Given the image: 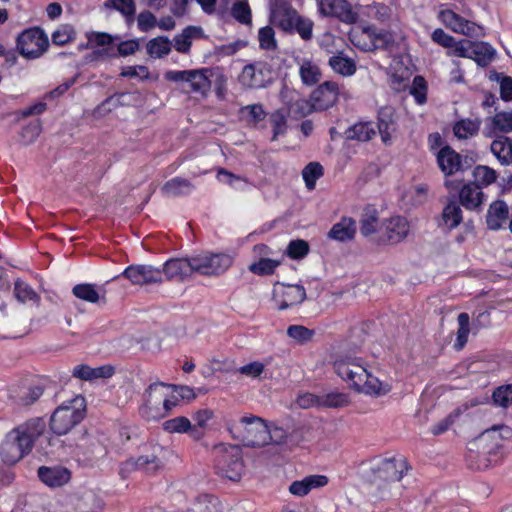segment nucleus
<instances>
[{"instance_id":"obj_37","label":"nucleus","mask_w":512,"mask_h":512,"mask_svg":"<svg viewBox=\"0 0 512 512\" xmlns=\"http://www.w3.org/2000/svg\"><path fill=\"white\" fill-rule=\"evenodd\" d=\"M370 37V26L356 27L349 32V39L354 46L363 51H373V42Z\"/></svg>"},{"instance_id":"obj_46","label":"nucleus","mask_w":512,"mask_h":512,"mask_svg":"<svg viewBox=\"0 0 512 512\" xmlns=\"http://www.w3.org/2000/svg\"><path fill=\"white\" fill-rule=\"evenodd\" d=\"M492 402L497 407H510L512 405V384L496 388L492 394Z\"/></svg>"},{"instance_id":"obj_56","label":"nucleus","mask_w":512,"mask_h":512,"mask_svg":"<svg viewBox=\"0 0 512 512\" xmlns=\"http://www.w3.org/2000/svg\"><path fill=\"white\" fill-rule=\"evenodd\" d=\"M14 295L18 301L25 303L27 301H38L39 297L35 291L26 283L16 281L14 285Z\"/></svg>"},{"instance_id":"obj_60","label":"nucleus","mask_w":512,"mask_h":512,"mask_svg":"<svg viewBox=\"0 0 512 512\" xmlns=\"http://www.w3.org/2000/svg\"><path fill=\"white\" fill-rule=\"evenodd\" d=\"M491 121L493 127L500 132H512V112L497 113L494 117H492Z\"/></svg>"},{"instance_id":"obj_63","label":"nucleus","mask_w":512,"mask_h":512,"mask_svg":"<svg viewBox=\"0 0 512 512\" xmlns=\"http://www.w3.org/2000/svg\"><path fill=\"white\" fill-rule=\"evenodd\" d=\"M89 48L93 47H106L112 44L113 37L104 32H91L87 35Z\"/></svg>"},{"instance_id":"obj_31","label":"nucleus","mask_w":512,"mask_h":512,"mask_svg":"<svg viewBox=\"0 0 512 512\" xmlns=\"http://www.w3.org/2000/svg\"><path fill=\"white\" fill-rule=\"evenodd\" d=\"M437 161L441 171L446 175L455 173L461 166L459 154L450 147H444L438 152Z\"/></svg>"},{"instance_id":"obj_7","label":"nucleus","mask_w":512,"mask_h":512,"mask_svg":"<svg viewBox=\"0 0 512 512\" xmlns=\"http://www.w3.org/2000/svg\"><path fill=\"white\" fill-rule=\"evenodd\" d=\"M48 46V36L39 27L27 29L17 37V49L27 59L39 58L47 51Z\"/></svg>"},{"instance_id":"obj_10","label":"nucleus","mask_w":512,"mask_h":512,"mask_svg":"<svg viewBox=\"0 0 512 512\" xmlns=\"http://www.w3.org/2000/svg\"><path fill=\"white\" fill-rule=\"evenodd\" d=\"M31 450L19 436L18 432H15L13 429L6 434L0 444V457L5 464L14 465Z\"/></svg>"},{"instance_id":"obj_21","label":"nucleus","mask_w":512,"mask_h":512,"mask_svg":"<svg viewBox=\"0 0 512 512\" xmlns=\"http://www.w3.org/2000/svg\"><path fill=\"white\" fill-rule=\"evenodd\" d=\"M73 295L83 301L92 304H106V290L104 286H96L91 283L77 284L72 289Z\"/></svg>"},{"instance_id":"obj_13","label":"nucleus","mask_w":512,"mask_h":512,"mask_svg":"<svg viewBox=\"0 0 512 512\" xmlns=\"http://www.w3.org/2000/svg\"><path fill=\"white\" fill-rule=\"evenodd\" d=\"M133 285H149L162 282V271L152 265H130L122 273Z\"/></svg>"},{"instance_id":"obj_15","label":"nucleus","mask_w":512,"mask_h":512,"mask_svg":"<svg viewBox=\"0 0 512 512\" xmlns=\"http://www.w3.org/2000/svg\"><path fill=\"white\" fill-rule=\"evenodd\" d=\"M439 18L447 28L455 33L468 37L477 35L479 27L474 22L466 20L450 9L441 10Z\"/></svg>"},{"instance_id":"obj_44","label":"nucleus","mask_w":512,"mask_h":512,"mask_svg":"<svg viewBox=\"0 0 512 512\" xmlns=\"http://www.w3.org/2000/svg\"><path fill=\"white\" fill-rule=\"evenodd\" d=\"M105 6L119 11L128 23L134 20L136 6L133 0H107Z\"/></svg>"},{"instance_id":"obj_39","label":"nucleus","mask_w":512,"mask_h":512,"mask_svg":"<svg viewBox=\"0 0 512 512\" xmlns=\"http://www.w3.org/2000/svg\"><path fill=\"white\" fill-rule=\"evenodd\" d=\"M299 73L302 82L308 86L316 84L321 79L320 68L310 60L302 62Z\"/></svg>"},{"instance_id":"obj_49","label":"nucleus","mask_w":512,"mask_h":512,"mask_svg":"<svg viewBox=\"0 0 512 512\" xmlns=\"http://www.w3.org/2000/svg\"><path fill=\"white\" fill-rule=\"evenodd\" d=\"M240 112L246 122L253 125H256L262 121L266 116V113L261 104L247 105L242 107Z\"/></svg>"},{"instance_id":"obj_51","label":"nucleus","mask_w":512,"mask_h":512,"mask_svg":"<svg viewBox=\"0 0 512 512\" xmlns=\"http://www.w3.org/2000/svg\"><path fill=\"white\" fill-rule=\"evenodd\" d=\"M349 398L344 393L331 392L320 396V407L339 408L348 405Z\"/></svg>"},{"instance_id":"obj_19","label":"nucleus","mask_w":512,"mask_h":512,"mask_svg":"<svg viewBox=\"0 0 512 512\" xmlns=\"http://www.w3.org/2000/svg\"><path fill=\"white\" fill-rule=\"evenodd\" d=\"M299 15L292 6L285 0H276L272 9L273 23L287 32H293L294 22L297 21Z\"/></svg>"},{"instance_id":"obj_22","label":"nucleus","mask_w":512,"mask_h":512,"mask_svg":"<svg viewBox=\"0 0 512 512\" xmlns=\"http://www.w3.org/2000/svg\"><path fill=\"white\" fill-rule=\"evenodd\" d=\"M396 115L391 107H384L379 111L378 131L384 143H390L397 132Z\"/></svg>"},{"instance_id":"obj_35","label":"nucleus","mask_w":512,"mask_h":512,"mask_svg":"<svg viewBox=\"0 0 512 512\" xmlns=\"http://www.w3.org/2000/svg\"><path fill=\"white\" fill-rule=\"evenodd\" d=\"M193 188L194 186L190 181L176 177L163 185L162 192L165 196L176 197L189 194Z\"/></svg>"},{"instance_id":"obj_2","label":"nucleus","mask_w":512,"mask_h":512,"mask_svg":"<svg viewBox=\"0 0 512 512\" xmlns=\"http://www.w3.org/2000/svg\"><path fill=\"white\" fill-rule=\"evenodd\" d=\"M172 388L164 383L151 384L145 392V402L139 409L140 415L148 421L167 416L179 401L172 395Z\"/></svg>"},{"instance_id":"obj_9","label":"nucleus","mask_w":512,"mask_h":512,"mask_svg":"<svg viewBox=\"0 0 512 512\" xmlns=\"http://www.w3.org/2000/svg\"><path fill=\"white\" fill-rule=\"evenodd\" d=\"M273 80V71L266 62H255L243 67L238 81L245 89H261Z\"/></svg>"},{"instance_id":"obj_61","label":"nucleus","mask_w":512,"mask_h":512,"mask_svg":"<svg viewBox=\"0 0 512 512\" xmlns=\"http://www.w3.org/2000/svg\"><path fill=\"white\" fill-rule=\"evenodd\" d=\"M309 252V245L305 240L297 239L289 243L287 247V254L292 259H300L306 256Z\"/></svg>"},{"instance_id":"obj_23","label":"nucleus","mask_w":512,"mask_h":512,"mask_svg":"<svg viewBox=\"0 0 512 512\" xmlns=\"http://www.w3.org/2000/svg\"><path fill=\"white\" fill-rule=\"evenodd\" d=\"M188 74L186 83L189 89L187 92L206 96L211 88V71L209 69L188 70Z\"/></svg>"},{"instance_id":"obj_4","label":"nucleus","mask_w":512,"mask_h":512,"mask_svg":"<svg viewBox=\"0 0 512 512\" xmlns=\"http://www.w3.org/2000/svg\"><path fill=\"white\" fill-rule=\"evenodd\" d=\"M86 401L77 395L63 402L50 417V429L57 435H65L78 425L85 416Z\"/></svg>"},{"instance_id":"obj_62","label":"nucleus","mask_w":512,"mask_h":512,"mask_svg":"<svg viewBox=\"0 0 512 512\" xmlns=\"http://www.w3.org/2000/svg\"><path fill=\"white\" fill-rule=\"evenodd\" d=\"M365 14L379 22H385L390 16V9L384 4H374L365 7Z\"/></svg>"},{"instance_id":"obj_50","label":"nucleus","mask_w":512,"mask_h":512,"mask_svg":"<svg viewBox=\"0 0 512 512\" xmlns=\"http://www.w3.org/2000/svg\"><path fill=\"white\" fill-rule=\"evenodd\" d=\"M479 130V123L472 120H461L454 125L453 131L457 138L467 139Z\"/></svg>"},{"instance_id":"obj_36","label":"nucleus","mask_w":512,"mask_h":512,"mask_svg":"<svg viewBox=\"0 0 512 512\" xmlns=\"http://www.w3.org/2000/svg\"><path fill=\"white\" fill-rule=\"evenodd\" d=\"M370 37H372L373 50L382 49L392 51L397 45L392 33L382 30L377 31L373 26H370Z\"/></svg>"},{"instance_id":"obj_41","label":"nucleus","mask_w":512,"mask_h":512,"mask_svg":"<svg viewBox=\"0 0 512 512\" xmlns=\"http://www.w3.org/2000/svg\"><path fill=\"white\" fill-rule=\"evenodd\" d=\"M329 65L335 72L344 76H350L356 71L354 61L342 54L330 57Z\"/></svg>"},{"instance_id":"obj_40","label":"nucleus","mask_w":512,"mask_h":512,"mask_svg":"<svg viewBox=\"0 0 512 512\" xmlns=\"http://www.w3.org/2000/svg\"><path fill=\"white\" fill-rule=\"evenodd\" d=\"M442 221L449 229L456 228L461 223L462 210L457 203L450 202L444 207Z\"/></svg>"},{"instance_id":"obj_33","label":"nucleus","mask_w":512,"mask_h":512,"mask_svg":"<svg viewBox=\"0 0 512 512\" xmlns=\"http://www.w3.org/2000/svg\"><path fill=\"white\" fill-rule=\"evenodd\" d=\"M491 152L503 165L512 163V142L508 137L501 136L491 143Z\"/></svg>"},{"instance_id":"obj_58","label":"nucleus","mask_w":512,"mask_h":512,"mask_svg":"<svg viewBox=\"0 0 512 512\" xmlns=\"http://www.w3.org/2000/svg\"><path fill=\"white\" fill-rule=\"evenodd\" d=\"M258 40L261 49L272 51L277 48L274 30L269 26L263 27L259 30Z\"/></svg>"},{"instance_id":"obj_25","label":"nucleus","mask_w":512,"mask_h":512,"mask_svg":"<svg viewBox=\"0 0 512 512\" xmlns=\"http://www.w3.org/2000/svg\"><path fill=\"white\" fill-rule=\"evenodd\" d=\"M162 426L168 433H189L195 440H199L203 436V432L193 426L191 421L184 416L166 420L163 422Z\"/></svg>"},{"instance_id":"obj_47","label":"nucleus","mask_w":512,"mask_h":512,"mask_svg":"<svg viewBox=\"0 0 512 512\" xmlns=\"http://www.w3.org/2000/svg\"><path fill=\"white\" fill-rule=\"evenodd\" d=\"M323 175V167L318 162H311L302 170V176L309 190L315 188L316 181Z\"/></svg>"},{"instance_id":"obj_52","label":"nucleus","mask_w":512,"mask_h":512,"mask_svg":"<svg viewBox=\"0 0 512 512\" xmlns=\"http://www.w3.org/2000/svg\"><path fill=\"white\" fill-rule=\"evenodd\" d=\"M280 265V261L270 258H261L258 262L252 263L249 270L256 275H270Z\"/></svg>"},{"instance_id":"obj_16","label":"nucleus","mask_w":512,"mask_h":512,"mask_svg":"<svg viewBox=\"0 0 512 512\" xmlns=\"http://www.w3.org/2000/svg\"><path fill=\"white\" fill-rule=\"evenodd\" d=\"M161 271L167 280L183 281L195 273L193 257L170 259Z\"/></svg>"},{"instance_id":"obj_1","label":"nucleus","mask_w":512,"mask_h":512,"mask_svg":"<svg viewBox=\"0 0 512 512\" xmlns=\"http://www.w3.org/2000/svg\"><path fill=\"white\" fill-rule=\"evenodd\" d=\"M334 369L338 376L359 392L381 395L390 391L388 384H383L378 378L368 373L359 358L350 356L339 358L334 363Z\"/></svg>"},{"instance_id":"obj_3","label":"nucleus","mask_w":512,"mask_h":512,"mask_svg":"<svg viewBox=\"0 0 512 512\" xmlns=\"http://www.w3.org/2000/svg\"><path fill=\"white\" fill-rule=\"evenodd\" d=\"M407 460L403 456L390 458L377 457L366 466L365 477L373 484L392 483L400 481L408 471Z\"/></svg>"},{"instance_id":"obj_38","label":"nucleus","mask_w":512,"mask_h":512,"mask_svg":"<svg viewBox=\"0 0 512 512\" xmlns=\"http://www.w3.org/2000/svg\"><path fill=\"white\" fill-rule=\"evenodd\" d=\"M376 125L372 122H360L347 130L348 139L358 141H369L376 134Z\"/></svg>"},{"instance_id":"obj_26","label":"nucleus","mask_w":512,"mask_h":512,"mask_svg":"<svg viewBox=\"0 0 512 512\" xmlns=\"http://www.w3.org/2000/svg\"><path fill=\"white\" fill-rule=\"evenodd\" d=\"M45 422L40 418H34L14 429L31 449L35 440L44 432Z\"/></svg>"},{"instance_id":"obj_24","label":"nucleus","mask_w":512,"mask_h":512,"mask_svg":"<svg viewBox=\"0 0 512 512\" xmlns=\"http://www.w3.org/2000/svg\"><path fill=\"white\" fill-rule=\"evenodd\" d=\"M328 484L325 475H309L302 480L293 481L289 486V492L297 497L306 496L312 489L321 488Z\"/></svg>"},{"instance_id":"obj_8","label":"nucleus","mask_w":512,"mask_h":512,"mask_svg":"<svg viewBox=\"0 0 512 512\" xmlns=\"http://www.w3.org/2000/svg\"><path fill=\"white\" fill-rule=\"evenodd\" d=\"M194 272L204 276H219L232 265V257L224 253L202 252L194 255Z\"/></svg>"},{"instance_id":"obj_64","label":"nucleus","mask_w":512,"mask_h":512,"mask_svg":"<svg viewBox=\"0 0 512 512\" xmlns=\"http://www.w3.org/2000/svg\"><path fill=\"white\" fill-rule=\"evenodd\" d=\"M461 415V409L456 408L452 413H450L446 418L439 421L437 424H435L431 432L434 435H440L447 431L451 425L454 424L456 418H458Z\"/></svg>"},{"instance_id":"obj_59","label":"nucleus","mask_w":512,"mask_h":512,"mask_svg":"<svg viewBox=\"0 0 512 512\" xmlns=\"http://www.w3.org/2000/svg\"><path fill=\"white\" fill-rule=\"evenodd\" d=\"M459 328L457 331V341L455 346L458 349H462L467 342L469 334V315L467 313H460L458 315Z\"/></svg>"},{"instance_id":"obj_20","label":"nucleus","mask_w":512,"mask_h":512,"mask_svg":"<svg viewBox=\"0 0 512 512\" xmlns=\"http://www.w3.org/2000/svg\"><path fill=\"white\" fill-rule=\"evenodd\" d=\"M38 477L49 487H60L69 482L71 473L63 466H41L38 469Z\"/></svg>"},{"instance_id":"obj_42","label":"nucleus","mask_w":512,"mask_h":512,"mask_svg":"<svg viewBox=\"0 0 512 512\" xmlns=\"http://www.w3.org/2000/svg\"><path fill=\"white\" fill-rule=\"evenodd\" d=\"M147 53L151 57L161 58L171 51V42L167 37H156L147 43Z\"/></svg>"},{"instance_id":"obj_53","label":"nucleus","mask_w":512,"mask_h":512,"mask_svg":"<svg viewBox=\"0 0 512 512\" xmlns=\"http://www.w3.org/2000/svg\"><path fill=\"white\" fill-rule=\"evenodd\" d=\"M231 14L242 24L251 23V10L247 0H237L232 6Z\"/></svg>"},{"instance_id":"obj_14","label":"nucleus","mask_w":512,"mask_h":512,"mask_svg":"<svg viewBox=\"0 0 512 512\" xmlns=\"http://www.w3.org/2000/svg\"><path fill=\"white\" fill-rule=\"evenodd\" d=\"M510 439H512V429L507 425H499L485 430L478 440L488 453H496Z\"/></svg>"},{"instance_id":"obj_5","label":"nucleus","mask_w":512,"mask_h":512,"mask_svg":"<svg viewBox=\"0 0 512 512\" xmlns=\"http://www.w3.org/2000/svg\"><path fill=\"white\" fill-rule=\"evenodd\" d=\"M228 428L235 439L251 447L267 445L268 426L265 421L254 415L242 416L239 420H231Z\"/></svg>"},{"instance_id":"obj_48","label":"nucleus","mask_w":512,"mask_h":512,"mask_svg":"<svg viewBox=\"0 0 512 512\" xmlns=\"http://www.w3.org/2000/svg\"><path fill=\"white\" fill-rule=\"evenodd\" d=\"M137 100L136 93H116L110 97H108L102 104L98 107L101 109L106 105H112L114 108L121 106H130Z\"/></svg>"},{"instance_id":"obj_18","label":"nucleus","mask_w":512,"mask_h":512,"mask_svg":"<svg viewBox=\"0 0 512 512\" xmlns=\"http://www.w3.org/2000/svg\"><path fill=\"white\" fill-rule=\"evenodd\" d=\"M169 450L160 445H153L151 451L137 458L139 470L152 474L160 470L166 461Z\"/></svg>"},{"instance_id":"obj_28","label":"nucleus","mask_w":512,"mask_h":512,"mask_svg":"<svg viewBox=\"0 0 512 512\" xmlns=\"http://www.w3.org/2000/svg\"><path fill=\"white\" fill-rule=\"evenodd\" d=\"M460 203L468 210L478 209L483 201L484 194L481 187L475 183H469L462 187L459 193Z\"/></svg>"},{"instance_id":"obj_34","label":"nucleus","mask_w":512,"mask_h":512,"mask_svg":"<svg viewBox=\"0 0 512 512\" xmlns=\"http://www.w3.org/2000/svg\"><path fill=\"white\" fill-rule=\"evenodd\" d=\"M495 55V50L485 42H472L470 46V59H473L481 66L490 63Z\"/></svg>"},{"instance_id":"obj_32","label":"nucleus","mask_w":512,"mask_h":512,"mask_svg":"<svg viewBox=\"0 0 512 512\" xmlns=\"http://www.w3.org/2000/svg\"><path fill=\"white\" fill-rule=\"evenodd\" d=\"M356 233V222L352 218H342L341 221L334 224L329 231V238L337 241L351 240Z\"/></svg>"},{"instance_id":"obj_6","label":"nucleus","mask_w":512,"mask_h":512,"mask_svg":"<svg viewBox=\"0 0 512 512\" xmlns=\"http://www.w3.org/2000/svg\"><path fill=\"white\" fill-rule=\"evenodd\" d=\"M217 473L229 480L238 481L244 473L241 450L236 445L218 444L213 448Z\"/></svg>"},{"instance_id":"obj_55","label":"nucleus","mask_w":512,"mask_h":512,"mask_svg":"<svg viewBox=\"0 0 512 512\" xmlns=\"http://www.w3.org/2000/svg\"><path fill=\"white\" fill-rule=\"evenodd\" d=\"M270 123L273 128L272 140H276L279 135H283L287 129L286 113L282 110H277L270 116Z\"/></svg>"},{"instance_id":"obj_45","label":"nucleus","mask_w":512,"mask_h":512,"mask_svg":"<svg viewBox=\"0 0 512 512\" xmlns=\"http://www.w3.org/2000/svg\"><path fill=\"white\" fill-rule=\"evenodd\" d=\"M200 32V29L194 26H189L182 34L174 38V48L180 53H188L191 47V38Z\"/></svg>"},{"instance_id":"obj_57","label":"nucleus","mask_w":512,"mask_h":512,"mask_svg":"<svg viewBox=\"0 0 512 512\" xmlns=\"http://www.w3.org/2000/svg\"><path fill=\"white\" fill-rule=\"evenodd\" d=\"M287 335L296 342L303 344L313 338L314 331L302 325H291L287 329Z\"/></svg>"},{"instance_id":"obj_12","label":"nucleus","mask_w":512,"mask_h":512,"mask_svg":"<svg viewBox=\"0 0 512 512\" xmlns=\"http://www.w3.org/2000/svg\"><path fill=\"white\" fill-rule=\"evenodd\" d=\"M273 299L278 303V309L284 310L290 306L302 303L306 299V292L301 285L276 283L273 289Z\"/></svg>"},{"instance_id":"obj_30","label":"nucleus","mask_w":512,"mask_h":512,"mask_svg":"<svg viewBox=\"0 0 512 512\" xmlns=\"http://www.w3.org/2000/svg\"><path fill=\"white\" fill-rule=\"evenodd\" d=\"M302 428H295L291 433H287L282 427L274 426L272 428L268 427V439L267 444H284L291 443L293 445L299 444L302 440Z\"/></svg>"},{"instance_id":"obj_11","label":"nucleus","mask_w":512,"mask_h":512,"mask_svg":"<svg viewBox=\"0 0 512 512\" xmlns=\"http://www.w3.org/2000/svg\"><path fill=\"white\" fill-rule=\"evenodd\" d=\"M318 9L325 17H335L343 23L353 24L358 14L347 0H318Z\"/></svg>"},{"instance_id":"obj_27","label":"nucleus","mask_w":512,"mask_h":512,"mask_svg":"<svg viewBox=\"0 0 512 512\" xmlns=\"http://www.w3.org/2000/svg\"><path fill=\"white\" fill-rule=\"evenodd\" d=\"M509 217V207L503 200L494 201L487 212L486 223L491 230L502 228Z\"/></svg>"},{"instance_id":"obj_54","label":"nucleus","mask_w":512,"mask_h":512,"mask_svg":"<svg viewBox=\"0 0 512 512\" xmlns=\"http://www.w3.org/2000/svg\"><path fill=\"white\" fill-rule=\"evenodd\" d=\"M475 184L477 185H490L497 179L496 172L488 166H477L473 171Z\"/></svg>"},{"instance_id":"obj_29","label":"nucleus","mask_w":512,"mask_h":512,"mask_svg":"<svg viewBox=\"0 0 512 512\" xmlns=\"http://www.w3.org/2000/svg\"><path fill=\"white\" fill-rule=\"evenodd\" d=\"M386 235L390 242L399 243L407 237L410 231L409 222L401 216L392 217L385 224Z\"/></svg>"},{"instance_id":"obj_43","label":"nucleus","mask_w":512,"mask_h":512,"mask_svg":"<svg viewBox=\"0 0 512 512\" xmlns=\"http://www.w3.org/2000/svg\"><path fill=\"white\" fill-rule=\"evenodd\" d=\"M76 38V30L70 24L60 25L51 35L52 43L58 46H64Z\"/></svg>"},{"instance_id":"obj_17","label":"nucleus","mask_w":512,"mask_h":512,"mask_svg":"<svg viewBox=\"0 0 512 512\" xmlns=\"http://www.w3.org/2000/svg\"><path fill=\"white\" fill-rule=\"evenodd\" d=\"M339 95V86L332 81H326L312 93V107L315 110H326L333 106Z\"/></svg>"}]
</instances>
